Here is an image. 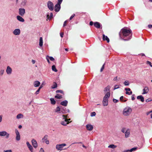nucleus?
Returning a JSON list of instances; mask_svg holds the SVG:
<instances>
[{
  "label": "nucleus",
  "instance_id": "obj_1",
  "mask_svg": "<svg viewBox=\"0 0 152 152\" xmlns=\"http://www.w3.org/2000/svg\"><path fill=\"white\" fill-rule=\"evenodd\" d=\"M132 34L131 30L127 29L126 27L121 29L119 33V36L121 39L125 41L130 40L132 38Z\"/></svg>",
  "mask_w": 152,
  "mask_h": 152
},
{
  "label": "nucleus",
  "instance_id": "obj_2",
  "mask_svg": "<svg viewBox=\"0 0 152 152\" xmlns=\"http://www.w3.org/2000/svg\"><path fill=\"white\" fill-rule=\"evenodd\" d=\"M132 112V109L129 107H127L125 108L123 111V114L125 116L129 115Z\"/></svg>",
  "mask_w": 152,
  "mask_h": 152
},
{
  "label": "nucleus",
  "instance_id": "obj_3",
  "mask_svg": "<svg viewBox=\"0 0 152 152\" xmlns=\"http://www.w3.org/2000/svg\"><path fill=\"white\" fill-rule=\"evenodd\" d=\"M62 116L63 117V119L64 120V121H61V124L63 125L66 126L67 124H68L69 123V121L70 120V118L69 119H67V115H63Z\"/></svg>",
  "mask_w": 152,
  "mask_h": 152
},
{
  "label": "nucleus",
  "instance_id": "obj_4",
  "mask_svg": "<svg viewBox=\"0 0 152 152\" xmlns=\"http://www.w3.org/2000/svg\"><path fill=\"white\" fill-rule=\"evenodd\" d=\"M47 6L48 8L50 11L53 10L54 4L52 2L50 1H48L47 3Z\"/></svg>",
  "mask_w": 152,
  "mask_h": 152
},
{
  "label": "nucleus",
  "instance_id": "obj_5",
  "mask_svg": "<svg viewBox=\"0 0 152 152\" xmlns=\"http://www.w3.org/2000/svg\"><path fill=\"white\" fill-rule=\"evenodd\" d=\"M66 145V144L63 143L61 144H57L56 145V148L58 151H61L64 146Z\"/></svg>",
  "mask_w": 152,
  "mask_h": 152
},
{
  "label": "nucleus",
  "instance_id": "obj_6",
  "mask_svg": "<svg viewBox=\"0 0 152 152\" xmlns=\"http://www.w3.org/2000/svg\"><path fill=\"white\" fill-rule=\"evenodd\" d=\"M48 137V136L47 135H45L42 139L43 142H45L47 144H48L49 143V140H47Z\"/></svg>",
  "mask_w": 152,
  "mask_h": 152
},
{
  "label": "nucleus",
  "instance_id": "obj_7",
  "mask_svg": "<svg viewBox=\"0 0 152 152\" xmlns=\"http://www.w3.org/2000/svg\"><path fill=\"white\" fill-rule=\"evenodd\" d=\"M61 8V4H56L55 6L54 10L56 12H58Z\"/></svg>",
  "mask_w": 152,
  "mask_h": 152
},
{
  "label": "nucleus",
  "instance_id": "obj_8",
  "mask_svg": "<svg viewBox=\"0 0 152 152\" xmlns=\"http://www.w3.org/2000/svg\"><path fill=\"white\" fill-rule=\"evenodd\" d=\"M19 13L21 16H23L25 13V10L24 9L20 8L19 9Z\"/></svg>",
  "mask_w": 152,
  "mask_h": 152
},
{
  "label": "nucleus",
  "instance_id": "obj_9",
  "mask_svg": "<svg viewBox=\"0 0 152 152\" xmlns=\"http://www.w3.org/2000/svg\"><path fill=\"white\" fill-rule=\"evenodd\" d=\"M32 143L33 147L36 148L37 147L38 145L37 141L34 139H33L31 141Z\"/></svg>",
  "mask_w": 152,
  "mask_h": 152
},
{
  "label": "nucleus",
  "instance_id": "obj_10",
  "mask_svg": "<svg viewBox=\"0 0 152 152\" xmlns=\"http://www.w3.org/2000/svg\"><path fill=\"white\" fill-rule=\"evenodd\" d=\"M0 136H6L7 137H8L9 136V134L5 131L0 132Z\"/></svg>",
  "mask_w": 152,
  "mask_h": 152
},
{
  "label": "nucleus",
  "instance_id": "obj_11",
  "mask_svg": "<svg viewBox=\"0 0 152 152\" xmlns=\"http://www.w3.org/2000/svg\"><path fill=\"white\" fill-rule=\"evenodd\" d=\"M149 91V88L148 87L145 86L144 87L143 89V92L142 93V94H147Z\"/></svg>",
  "mask_w": 152,
  "mask_h": 152
},
{
  "label": "nucleus",
  "instance_id": "obj_12",
  "mask_svg": "<svg viewBox=\"0 0 152 152\" xmlns=\"http://www.w3.org/2000/svg\"><path fill=\"white\" fill-rule=\"evenodd\" d=\"M86 127L87 130L88 131H91L93 128V126L90 124L87 125Z\"/></svg>",
  "mask_w": 152,
  "mask_h": 152
},
{
  "label": "nucleus",
  "instance_id": "obj_13",
  "mask_svg": "<svg viewBox=\"0 0 152 152\" xmlns=\"http://www.w3.org/2000/svg\"><path fill=\"white\" fill-rule=\"evenodd\" d=\"M15 133L16 134V139L17 140H19L20 139V136L17 130H15Z\"/></svg>",
  "mask_w": 152,
  "mask_h": 152
},
{
  "label": "nucleus",
  "instance_id": "obj_14",
  "mask_svg": "<svg viewBox=\"0 0 152 152\" xmlns=\"http://www.w3.org/2000/svg\"><path fill=\"white\" fill-rule=\"evenodd\" d=\"M102 39L104 41L106 40L107 41V42H109L110 39L107 36H105L104 34H103L102 35Z\"/></svg>",
  "mask_w": 152,
  "mask_h": 152
},
{
  "label": "nucleus",
  "instance_id": "obj_15",
  "mask_svg": "<svg viewBox=\"0 0 152 152\" xmlns=\"http://www.w3.org/2000/svg\"><path fill=\"white\" fill-rule=\"evenodd\" d=\"M94 26L97 28H99L100 27V23L97 22H96L94 23Z\"/></svg>",
  "mask_w": 152,
  "mask_h": 152
},
{
  "label": "nucleus",
  "instance_id": "obj_16",
  "mask_svg": "<svg viewBox=\"0 0 152 152\" xmlns=\"http://www.w3.org/2000/svg\"><path fill=\"white\" fill-rule=\"evenodd\" d=\"M108 102V100L103 99V104L104 106H106L107 105Z\"/></svg>",
  "mask_w": 152,
  "mask_h": 152
},
{
  "label": "nucleus",
  "instance_id": "obj_17",
  "mask_svg": "<svg viewBox=\"0 0 152 152\" xmlns=\"http://www.w3.org/2000/svg\"><path fill=\"white\" fill-rule=\"evenodd\" d=\"M20 29H15L14 32L13 33L15 35H18L20 34Z\"/></svg>",
  "mask_w": 152,
  "mask_h": 152
},
{
  "label": "nucleus",
  "instance_id": "obj_18",
  "mask_svg": "<svg viewBox=\"0 0 152 152\" xmlns=\"http://www.w3.org/2000/svg\"><path fill=\"white\" fill-rule=\"evenodd\" d=\"M12 69L9 66H8L6 70V72L8 74H10L11 73Z\"/></svg>",
  "mask_w": 152,
  "mask_h": 152
},
{
  "label": "nucleus",
  "instance_id": "obj_19",
  "mask_svg": "<svg viewBox=\"0 0 152 152\" xmlns=\"http://www.w3.org/2000/svg\"><path fill=\"white\" fill-rule=\"evenodd\" d=\"M110 92H107L105 95L104 97L103 98V99H108L110 97Z\"/></svg>",
  "mask_w": 152,
  "mask_h": 152
},
{
  "label": "nucleus",
  "instance_id": "obj_20",
  "mask_svg": "<svg viewBox=\"0 0 152 152\" xmlns=\"http://www.w3.org/2000/svg\"><path fill=\"white\" fill-rule=\"evenodd\" d=\"M68 104V101L66 100H65L64 101L61 102L60 103V104L63 106H66Z\"/></svg>",
  "mask_w": 152,
  "mask_h": 152
},
{
  "label": "nucleus",
  "instance_id": "obj_21",
  "mask_svg": "<svg viewBox=\"0 0 152 152\" xmlns=\"http://www.w3.org/2000/svg\"><path fill=\"white\" fill-rule=\"evenodd\" d=\"M137 99H140L142 102H143L144 101V98L142 95H140L137 96Z\"/></svg>",
  "mask_w": 152,
  "mask_h": 152
},
{
  "label": "nucleus",
  "instance_id": "obj_22",
  "mask_svg": "<svg viewBox=\"0 0 152 152\" xmlns=\"http://www.w3.org/2000/svg\"><path fill=\"white\" fill-rule=\"evenodd\" d=\"M40 83V82L38 81H35L34 82V86L35 87H37L39 86Z\"/></svg>",
  "mask_w": 152,
  "mask_h": 152
},
{
  "label": "nucleus",
  "instance_id": "obj_23",
  "mask_svg": "<svg viewBox=\"0 0 152 152\" xmlns=\"http://www.w3.org/2000/svg\"><path fill=\"white\" fill-rule=\"evenodd\" d=\"M17 19L20 21L23 22L24 21V19L21 17L19 15L17 16Z\"/></svg>",
  "mask_w": 152,
  "mask_h": 152
},
{
  "label": "nucleus",
  "instance_id": "obj_24",
  "mask_svg": "<svg viewBox=\"0 0 152 152\" xmlns=\"http://www.w3.org/2000/svg\"><path fill=\"white\" fill-rule=\"evenodd\" d=\"M60 111H61V112H62V110L59 107H57L56 109L55 110V112L56 113H60Z\"/></svg>",
  "mask_w": 152,
  "mask_h": 152
},
{
  "label": "nucleus",
  "instance_id": "obj_25",
  "mask_svg": "<svg viewBox=\"0 0 152 152\" xmlns=\"http://www.w3.org/2000/svg\"><path fill=\"white\" fill-rule=\"evenodd\" d=\"M130 134V131L129 130H127L125 132V136L126 137H128L129 136Z\"/></svg>",
  "mask_w": 152,
  "mask_h": 152
},
{
  "label": "nucleus",
  "instance_id": "obj_26",
  "mask_svg": "<svg viewBox=\"0 0 152 152\" xmlns=\"http://www.w3.org/2000/svg\"><path fill=\"white\" fill-rule=\"evenodd\" d=\"M57 83L55 82H54L53 85L51 87V88L52 89H54L56 88L57 87Z\"/></svg>",
  "mask_w": 152,
  "mask_h": 152
},
{
  "label": "nucleus",
  "instance_id": "obj_27",
  "mask_svg": "<svg viewBox=\"0 0 152 152\" xmlns=\"http://www.w3.org/2000/svg\"><path fill=\"white\" fill-rule=\"evenodd\" d=\"M39 45L40 47H42L43 45V39L42 37L40 38Z\"/></svg>",
  "mask_w": 152,
  "mask_h": 152
},
{
  "label": "nucleus",
  "instance_id": "obj_28",
  "mask_svg": "<svg viewBox=\"0 0 152 152\" xmlns=\"http://www.w3.org/2000/svg\"><path fill=\"white\" fill-rule=\"evenodd\" d=\"M53 16V14L52 13H50V15H49V14H48L47 15V18L48 19L50 20L52 18Z\"/></svg>",
  "mask_w": 152,
  "mask_h": 152
},
{
  "label": "nucleus",
  "instance_id": "obj_29",
  "mask_svg": "<svg viewBox=\"0 0 152 152\" xmlns=\"http://www.w3.org/2000/svg\"><path fill=\"white\" fill-rule=\"evenodd\" d=\"M50 101H51V104L53 105H54L56 103V102L54 100V99L53 98H51L50 99Z\"/></svg>",
  "mask_w": 152,
  "mask_h": 152
},
{
  "label": "nucleus",
  "instance_id": "obj_30",
  "mask_svg": "<svg viewBox=\"0 0 152 152\" xmlns=\"http://www.w3.org/2000/svg\"><path fill=\"white\" fill-rule=\"evenodd\" d=\"M55 98L58 99H61L62 98V96L57 94L55 96Z\"/></svg>",
  "mask_w": 152,
  "mask_h": 152
},
{
  "label": "nucleus",
  "instance_id": "obj_31",
  "mask_svg": "<svg viewBox=\"0 0 152 152\" xmlns=\"http://www.w3.org/2000/svg\"><path fill=\"white\" fill-rule=\"evenodd\" d=\"M110 86H108L106 87H105L104 88V91H108V92H110Z\"/></svg>",
  "mask_w": 152,
  "mask_h": 152
},
{
  "label": "nucleus",
  "instance_id": "obj_32",
  "mask_svg": "<svg viewBox=\"0 0 152 152\" xmlns=\"http://www.w3.org/2000/svg\"><path fill=\"white\" fill-rule=\"evenodd\" d=\"M52 69L53 71L55 72H57V70L56 69V66L54 65H53L52 66Z\"/></svg>",
  "mask_w": 152,
  "mask_h": 152
},
{
  "label": "nucleus",
  "instance_id": "obj_33",
  "mask_svg": "<svg viewBox=\"0 0 152 152\" xmlns=\"http://www.w3.org/2000/svg\"><path fill=\"white\" fill-rule=\"evenodd\" d=\"M116 147V146L113 144L110 145L108 146V147L109 148H112L113 149L115 148Z\"/></svg>",
  "mask_w": 152,
  "mask_h": 152
},
{
  "label": "nucleus",
  "instance_id": "obj_34",
  "mask_svg": "<svg viewBox=\"0 0 152 152\" xmlns=\"http://www.w3.org/2000/svg\"><path fill=\"white\" fill-rule=\"evenodd\" d=\"M23 117V115L21 114H19L17 116V118L18 119H19L22 118Z\"/></svg>",
  "mask_w": 152,
  "mask_h": 152
},
{
  "label": "nucleus",
  "instance_id": "obj_35",
  "mask_svg": "<svg viewBox=\"0 0 152 152\" xmlns=\"http://www.w3.org/2000/svg\"><path fill=\"white\" fill-rule=\"evenodd\" d=\"M42 86H40V87L39 88V89L36 92L35 94H37L39 93L40 89L42 88Z\"/></svg>",
  "mask_w": 152,
  "mask_h": 152
},
{
  "label": "nucleus",
  "instance_id": "obj_36",
  "mask_svg": "<svg viewBox=\"0 0 152 152\" xmlns=\"http://www.w3.org/2000/svg\"><path fill=\"white\" fill-rule=\"evenodd\" d=\"M29 150L31 152H33V148L32 146L29 144Z\"/></svg>",
  "mask_w": 152,
  "mask_h": 152
},
{
  "label": "nucleus",
  "instance_id": "obj_37",
  "mask_svg": "<svg viewBox=\"0 0 152 152\" xmlns=\"http://www.w3.org/2000/svg\"><path fill=\"white\" fill-rule=\"evenodd\" d=\"M124 84L125 86H129V83L128 81H125Z\"/></svg>",
  "mask_w": 152,
  "mask_h": 152
},
{
  "label": "nucleus",
  "instance_id": "obj_38",
  "mask_svg": "<svg viewBox=\"0 0 152 152\" xmlns=\"http://www.w3.org/2000/svg\"><path fill=\"white\" fill-rule=\"evenodd\" d=\"M137 147H134L132 148L130 150H129V151L132 152L133 151H134L137 150Z\"/></svg>",
  "mask_w": 152,
  "mask_h": 152
},
{
  "label": "nucleus",
  "instance_id": "obj_39",
  "mask_svg": "<svg viewBox=\"0 0 152 152\" xmlns=\"http://www.w3.org/2000/svg\"><path fill=\"white\" fill-rule=\"evenodd\" d=\"M56 92L57 93H60L61 94H63V91L61 90H57L56 91Z\"/></svg>",
  "mask_w": 152,
  "mask_h": 152
},
{
  "label": "nucleus",
  "instance_id": "obj_40",
  "mask_svg": "<svg viewBox=\"0 0 152 152\" xmlns=\"http://www.w3.org/2000/svg\"><path fill=\"white\" fill-rule=\"evenodd\" d=\"M119 88H120V87H119V85H115L114 86V90H115V89Z\"/></svg>",
  "mask_w": 152,
  "mask_h": 152
},
{
  "label": "nucleus",
  "instance_id": "obj_41",
  "mask_svg": "<svg viewBox=\"0 0 152 152\" xmlns=\"http://www.w3.org/2000/svg\"><path fill=\"white\" fill-rule=\"evenodd\" d=\"M96 115V113L95 112H91V116L92 117L95 116Z\"/></svg>",
  "mask_w": 152,
  "mask_h": 152
},
{
  "label": "nucleus",
  "instance_id": "obj_42",
  "mask_svg": "<svg viewBox=\"0 0 152 152\" xmlns=\"http://www.w3.org/2000/svg\"><path fill=\"white\" fill-rule=\"evenodd\" d=\"M104 65H105V64H104L103 65L102 67L101 68V69H100V72H102L103 71V69H104Z\"/></svg>",
  "mask_w": 152,
  "mask_h": 152
},
{
  "label": "nucleus",
  "instance_id": "obj_43",
  "mask_svg": "<svg viewBox=\"0 0 152 152\" xmlns=\"http://www.w3.org/2000/svg\"><path fill=\"white\" fill-rule=\"evenodd\" d=\"M48 56L49 57L51 61H53L54 60V59L53 57L51 56Z\"/></svg>",
  "mask_w": 152,
  "mask_h": 152
},
{
  "label": "nucleus",
  "instance_id": "obj_44",
  "mask_svg": "<svg viewBox=\"0 0 152 152\" xmlns=\"http://www.w3.org/2000/svg\"><path fill=\"white\" fill-rule=\"evenodd\" d=\"M147 64H149L151 67H152V65H151V63L150 61H147Z\"/></svg>",
  "mask_w": 152,
  "mask_h": 152
},
{
  "label": "nucleus",
  "instance_id": "obj_45",
  "mask_svg": "<svg viewBox=\"0 0 152 152\" xmlns=\"http://www.w3.org/2000/svg\"><path fill=\"white\" fill-rule=\"evenodd\" d=\"M63 0H58V2L57 4H61L62 1Z\"/></svg>",
  "mask_w": 152,
  "mask_h": 152
},
{
  "label": "nucleus",
  "instance_id": "obj_46",
  "mask_svg": "<svg viewBox=\"0 0 152 152\" xmlns=\"http://www.w3.org/2000/svg\"><path fill=\"white\" fill-rule=\"evenodd\" d=\"M67 22V20H66L64 22L63 26V27H64L66 26Z\"/></svg>",
  "mask_w": 152,
  "mask_h": 152
},
{
  "label": "nucleus",
  "instance_id": "obj_47",
  "mask_svg": "<svg viewBox=\"0 0 152 152\" xmlns=\"http://www.w3.org/2000/svg\"><path fill=\"white\" fill-rule=\"evenodd\" d=\"M75 14H73L71 16V17H70V20H72L74 17L75 16Z\"/></svg>",
  "mask_w": 152,
  "mask_h": 152
},
{
  "label": "nucleus",
  "instance_id": "obj_48",
  "mask_svg": "<svg viewBox=\"0 0 152 152\" xmlns=\"http://www.w3.org/2000/svg\"><path fill=\"white\" fill-rule=\"evenodd\" d=\"M4 70H1L0 71V75H2L4 73Z\"/></svg>",
  "mask_w": 152,
  "mask_h": 152
},
{
  "label": "nucleus",
  "instance_id": "obj_49",
  "mask_svg": "<svg viewBox=\"0 0 152 152\" xmlns=\"http://www.w3.org/2000/svg\"><path fill=\"white\" fill-rule=\"evenodd\" d=\"M125 90L126 91H131V89L129 88H126L125 89Z\"/></svg>",
  "mask_w": 152,
  "mask_h": 152
},
{
  "label": "nucleus",
  "instance_id": "obj_50",
  "mask_svg": "<svg viewBox=\"0 0 152 152\" xmlns=\"http://www.w3.org/2000/svg\"><path fill=\"white\" fill-rule=\"evenodd\" d=\"M134 94L132 95V100H134L135 99V98L134 97Z\"/></svg>",
  "mask_w": 152,
  "mask_h": 152
},
{
  "label": "nucleus",
  "instance_id": "obj_51",
  "mask_svg": "<svg viewBox=\"0 0 152 152\" xmlns=\"http://www.w3.org/2000/svg\"><path fill=\"white\" fill-rule=\"evenodd\" d=\"M126 130V129L125 128H123L121 129V132L123 133H125V131Z\"/></svg>",
  "mask_w": 152,
  "mask_h": 152
},
{
  "label": "nucleus",
  "instance_id": "obj_52",
  "mask_svg": "<svg viewBox=\"0 0 152 152\" xmlns=\"http://www.w3.org/2000/svg\"><path fill=\"white\" fill-rule=\"evenodd\" d=\"M113 102L115 103H117L118 102V100H117L116 99H113Z\"/></svg>",
  "mask_w": 152,
  "mask_h": 152
},
{
  "label": "nucleus",
  "instance_id": "obj_53",
  "mask_svg": "<svg viewBox=\"0 0 152 152\" xmlns=\"http://www.w3.org/2000/svg\"><path fill=\"white\" fill-rule=\"evenodd\" d=\"M93 24H94V23L93 21H91L89 23L90 25L92 26L93 25Z\"/></svg>",
  "mask_w": 152,
  "mask_h": 152
},
{
  "label": "nucleus",
  "instance_id": "obj_54",
  "mask_svg": "<svg viewBox=\"0 0 152 152\" xmlns=\"http://www.w3.org/2000/svg\"><path fill=\"white\" fill-rule=\"evenodd\" d=\"M39 152H44V150L42 148H41Z\"/></svg>",
  "mask_w": 152,
  "mask_h": 152
},
{
  "label": "nucleus",
  "instance_id": "obj_55",
  "mask_svg": "<svg viewBox=\"0 0 152 152\" xmlns=\"http://www.w3.org/2000/svg\"><path fill=\"white\" fill-rule=\"evenodd\" d=\"M31 62L33 64H34L35 63L36 61L34 60H31Z\"/></svg>",
  "mask_w": 152,
  "mask_h": 152
},
{
  "label": "nucleus",
  "instance_id": "obj_56",
  "mask_svg": "<svg viewBox=\"0 0 152 152\" xmlns=\"http://www.w3.org/2000/svg\"><path fill=\"white\" fill-rule=\"evenodd\" d=\"M64 33H60V35L61 37H63Z\"/></svg>",
  "mask_w": 152,
  "mask_h": 152
},
{
  "label": "nucleus",
  "instance_id": "obj_57",
  "mask_svg": "<svg viewBox=\"0 0 152 152\" xmlns=\"http://www.w3.org/2000/svg\"><path fill=\"white\" fill-rule=\"evenodd\" d=\"M148 27L149 28H152V25H149L148 26Z\"/></svg>",
  "mask_w": 152,
  "mask_h": 152
},
{
  "label": "nucleus",
  "instance_id": "obj_58",
  "mask_svg": "<svg viewBox=\"0 0 152 152\" xmlns=\"http://www.w3.org/2000/svg\"><path fill=\"white\" fill-rule=\"evenodd\" d=\"M123 98H124V97L123 96H121L120 97V101H122V100L123 99Z\"/></svg>",
  "mask_w": 152,
  "mask_h": 152
},
{
  "label": "nucleus",
  "instance_id": "obj_59",
  "mask_svg": "<svg viewBox=\"0 0 152 152\" xmlns=\"http://www.w3.org/2000/svg\"><path fill=\"white\" fill-rule=\"evenodd\" d=\"M117 76L115 77L114 78L113 80L115 81H117Z\"/></svg>",
  "mask_w": 152,
  "mask_h": 152
},
{
  "label": "nucleus",
  "instance_id": "obj_60",
  "mask_svg": "<svg viewBox=\"0 0 152 152\" xmlns=\"http://www.w3.org/2000/svg\"><path fill=\"white\" fill-rule=\"evenodd\" d=\"M5 152H12L11 150H8L5 151Z\"/></svg>",
  "mask_w": 152,
  "mask_h": 152
},
{
  "label": "nucleus",
  "instance_id": "obj_61",
  "mask_svg": "<svg viewBox=\"0 0 152 152\" xmlns=\"http://www.w3.org/2000/svg\"><path fill=\"white\" fill-rule=\"evenodd\" d=\"M152 112V111H151L150 112H147L146 113V114L147 115H148L150 113H151Z\"/></svg>",
  "mask_w": 152,
  "mask_h": 152
},
{
  "label": "nucleus",
  "instance_id": "obj_62",
  "mask_svg": "<svg viewBox=\"0 0 152 152\" xmlns=\"http://www.w3.org/2000/svg\"><path fill=\"white\" fill-rule=\"evenodd\" d=\"M126 94H127L129 95V92L128 91H126Z\"/></svg>",
  "mask_w": 152,
  "mask_h": 152
},
{
  "label": "nucleus",
  "instance_id": "obj_63",
  "mask_svg": "<svg viewBox=\"0 0 152 152\" xmlns=\"http://www.w3.org/2000/svg\"><path fill=\"white\" fill-rule=\"evenodd\" d=\"M129 151V150H126L124 151L123 152H128V151Z\"/></svg>",
  "mask_w": 152,
  "mask_h": 152
},
{
  "label": "nucleus",
  "instance_id": "obj_64",
  "mask_svg": "<svg viewBox=\"0 0 152 152\" xmlns=\"http://www.w3.org/2000/svg\"><path fill=\"white\" fill-rule=\"evenodd\" d=\"M140 54H141V55L142 56H145V55L144 53H141Z\"/></svg>",
  "mask_w": 152,
  "mask_h": 152
}]
</instances>
